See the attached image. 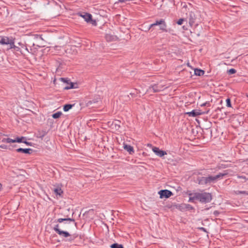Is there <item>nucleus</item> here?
<instances>
[{"mask_svg":"<svg viewBox=\"0 0 248 248\" xmlns=\"http://www.w3.org/2000/svg\"><path fill=\"white\" fill-rule=\"evenodd\" d=\"M57 222L61 224V225L58 224L56 225L53 228V230L61 237H68L70 236V233L66 231H62L61 228L65 230H68L70 228V225L71 223H73L76 226L77 223L75 222V219L71 218H58L56 221Z\"/></svg>","mask_w":248,"mask_h":248,"instance_id":"nucleus-1","label":"nucleus"},{"mask_svg":"<svg viewBox=\"0 0 248 248\" xmlns=\"http://www.w3.org/2000/svg\"><path fill=\"white\" fill-rule=\"evenodd\" d=\"M189 199L188 202H194L195 200H198L202 203H208L212 200V195L208 192H194L189 193Z\"/></svg>","mask_w":248,"mask_h":248,"instance_id":"nucleus-2","label":"nucleus"},{"mask_svg":"<svg viewBox=\"0 0 248 248\" xmlns=\"http://www.w3.org/2000/svg\"><path fill=\"white\" fill-rule=\"evenodd\" d=\"M227 173H219L216 175H209L207 177L208 184L210 185L213 183H216L218 180L223 179V177L226 176Z\"/></svg>","mask_w":248,"mask_h":248,"instance_id":"nucleus-3","label":"nucleus"},{"mask_svg":"<svg viewBox=\"0 0 248 248\" xmlns=\"http://www.w3.org/2000/svg\"><path fill=\"white\" fill-rule=\"evenodd\" d=\"M159 26V28L161 30L164 31H167L166 28L167 25L163 19H161L160 20H157L155 23L151 24L149 27L148 29V31L150 30L152 28L155 26Z\"/></svg>","mask_w":248,"mask_h":248,"instance_id":"nucleus-4","label":"nucleus"},{"mask_svg":"<svg viewBox=\"0 0 248 248\" xmlns=\"http://www.w3.org/2000/svg\"><path fill=\"white\" fill-rule=\"evenodd\" d=\"M164 89V86L160 85V84H155L152 87H150L148 90H147V92L148 93H155V92H158L161 91L163 90Z\"/></svg>","mask_w":248,"mask_h":248,"instance_id":"nucleus-5","label":"nucleus"},{"mask_svg":"<svg viewBox=\"0 0 248 248\" xmlns=\"http://www.w3.org/2000/svg\"><path fill=\"white\" fill-rule=\"evenodd\" d=\"M158 194L159 195L160 198L161 199H163L164 198H169L173 195L172 193L170 191L167 189L160 190L158 192Z\"/></svg>","mask_w":248,"mask_h":248,"instance_id":"nucleus-6","label":"nucleus"},{"mask_svg":"<svg viewBox=\"0 0 248 248\" xmlns=\"http://www.w3.org/2000/svg\"><path fill=\"white\" fill-rule=\"evenodd\" d=\"M61 80L64 83H65L67 84V85L64 87V89L68 90L70 89H75V88H77V87L76 86V84H75L74 83L70 82L68 79H67L66 78H61Z\"/></svg>","mask_w":248,"mask_h":248,"instance_id":"nucleus-7","label":"nucleus"},{"mask_svg":"<svg viewBox=\"0 0 248 248\" xmlns=\"http://www.w3.org/2000/svg\"><path fill=\"white\" fill-rule=\"evenodd\" d=\"M152 151L156 155L159 157H162L167 154L166 151L160 150L159 148L156 147H153Z\"/></svg>","mask_w":248,"mask_h":248,"instance_id":"nucleus-8","label":"nucleus"},{"mask_svg":"<svg viewBox=\"0 0 248 248\" xmlns=\"http://www.w3.org/2000/svg\"><path fill=\"white\" fill-rule=\"evenodd\" d=\"M203 113L201 110L199 109H194L191 111L186 112V114L190 117H196Z\"/></svg>","mask_w":248,"mask_h":248,"instance_id":"nucleus-9","label":"nucleus"},{"mask_svg":"<svg viewBox=\"0 0 248 248\" xmlns=\"http://www.w3.org/2000/svg\"><path fill=\"white\" fill-rule=\"evenodd\" d=\"M16 151L18 153H23L26 154H31L32 153V150L30 148L23 149V148H18L16 150Z\"/></svg>","mask_w":248,"mask_h":248,"instance_id":"nucleus-10","label":"nucleus"},{"mask_svg":"<svg viewBox=\"0 0 248 248\" xmlns=\"http://www.w3.org/2000/svg\"><path fill=\"white\" fill-rule=\"evenodd\" d=\"M198 183L199 185H208L207 177H201L197 179Z\"/></svg>","mask_w":248,"mask_h":248,"instance_id":"nucleus-11","label":"nucleus"},{"mask_svg":"<svg viewBox=\"0 0 248 248\" xmlns=\"http://www.w3.org/2000/svg\"><path fill=\"white\" fill-rule=\"evenodd\" d=\"M121 122L118 120H115L113 122L111 126L112 128L115 129L116 130H119L120 128Z\"/></svg>","mask_w":248,"mask_h":248,"instance_id":"nucleus-12","label":"nucleus"},{"mask_svg":"<svg viewBox=\"0 0 248 248\" xmlns=\"http://www.w3.org/2000/svg\"><path fill=\"white\" fill-rule=\"evenodd\" d=\"M106 39L108 42H111L115 41L117 40V38L116 36L113 35L111 34H107L106 35Z\"/></svg>","mask_w":248,"mask_h":248,"instance_id":"nucleus-13","label":"nucleus"},{"mask_svg":"<svg viewBox=\"0 0 248 248\" xmlns=\"http://www.w3.org/2000/svg\"><path fill=\"white\" fill-rule=\"evenodd\" d=\"M11 39L7 37H3L0 38V44L3 45H8L10 43Z\"/></svg>","mask_w":248,"mask_h":248,"instance_id":"nucleus-14","label":"nucleus"},{"mask_svg":"<svg viewBox=\"0 0 248 248\" xmlns=\"http://www.w3.org/2000/svg\"><path fill=\"white\" fill-rule=\"evenodd\" d=\"M124 148L125 150L128 152L130 154H132L134 152L133 147L130 145L124 144Z\"/></svg>","mask_w":248,"mask_h":248,"instance_id":"nucleus-15","label":"nucleus"},{"mask_svg":"<svg viewBox=\"0 0 248 248\" xmlns=\"http://www.w3.org/2000/svg\"><path fill=\"white\" fill-rule=\"evenodd\" d=\"M81 16L85 19V20L87 22H89L92 18V15L90 14H84L83 15H81Z\"/></svg>","mask_w":248,"mask_h":248,"instance_id":"nucleus-16","label":"nucleus"},{"mask_svg":"<svg viewBox=\"0 0 248 248\" xmlns=\"http://www.w3.org/2000/svg\"><path fill=\"white\" fill-rule=\"evenodd\" d=\"M194 73L197 76H202L204 74V71L203 70L196 69L194 70Z\"/></svg>","mask_w":248,"mask_h":248,"instance_id":"nucleus-17","label":"nucleus"},{"mask_svg":"<svg viewBox=\"0 0 248 248\" xmlns=\"http://www.w3.org/2000/svg\"><path fill=\"white\" fill-rule=\"evenodd\" d=\"M1 142L6 143H15V140L10 138H4L2 140Z\"/></svg>","mask_w":248,"mask_h":248,"instance_id":"nucleus-18","label":"nucleus"},{"mask_svg":"<svg viewBox=\"0 0 248 248\" xmlns=\"http://www.w3.org/2000/svg\"><path fill=\"white\" fill-rule=\"evenodd\" d=\"M73 106H74V105H71V104L65 105L63 106V110L64 111H67L69 109H70Z\"/></svg>","mask_w":248,"mask_h":248,"instance_id":"nucleus-19","label":"nucleus"},{"mask_svg":"<svg viewBox=\"0 0 248 248\" xmlns=\"http://www.w3.org/2000/svg\"><path fill=\"white\" fill-rule=\"evenodd\" d=\"M25 137H17L16 139H14V140H15V142H24V140L25 139Z\"/></svg>","mask_w":248,"mask_h":248,"instance_id":"nucleus-20","label":"nucleus"},{"mask_svg":"<svg viewBox=\"0 0 248 248\" xmlns=\"http://www.w3.org/2000/svg\"><path fill=\"white\" fill-rule=\"evenodd\" d=\"M9 45H10V48H14L16 49V50H18L19 48L15 45L14 42L12 39L11 40L9 44Z\"/></svg>","mask_w":248,"mask_h":248,"instance_id":"nucleus-21","label":"nucleus"},{"mask_svg":"<svg viewBox=\"0 0 248 248\" xmlns=\"http://www.w3.org/2000/svg\"><path fill=\"white\" fill-rule=\"evenodd\" d=\"M54 191L56 195H61L63 191L61 188H56L54 189Z\"/></svg>","mask_w":248,"mask_h":248,"instance_id":"nucleus-22","label":"nucleus"},{"mask_svg":"<svg viewBox=\"0 0 248 248\" xmlns=\"http://www.w3.org/2000/svg\"><path fill=\"white\" fill-rule=\"evenodd\" d=\"M62 112L58 111L56 113L53 114L52 116L54 119H57L59 118L62 115Z\"/></svg>","mask_w":248,"mask_h":248,"instance_id":"nucleus-23","label":"nucleus"},{"mask_svg":"<svg viewBox=\"0 0 248 248\" xmlns=\"http://www.w3.org/2000/svg\"><path fill=\"white\" fill-rule=\"evenodd\" d=\"M111 248H124L123 245L117 243L113 244L110 246Z\"/></svg>","mask_w":248,"mask_h":248,"instance_id":"nucleus-24","label":"nucleus"},{"mask_svg":"<svg viewBox=\"0 0 248 248\" xmlns=\"http://www.w3.org/2000/svg\"><path fill=\"white\" fill-rule=\"evenodd\" d=\"M236 70L234 69H230L229 70H228V74L230 75L236 73Z\"/></svg>","mask_w":248,"mask_h":248,"instance_id":"nucleus-25","label":"nucleus"},{"mask_svg":"<svg viewBox=\"0 0 248 248\" xmlns=\"http://www.w3.org/2000/svg\"><path fill=\"white\" fill-rule=\"evenodd\" d=\"M226 104L228 107H231V99L230 98H227L226 99Z\"/></svg>","mask_w":248,"mask_h":248,"instance_id":"nucleus-26","label":"nucleus"},{"mask_svg":"<svg viewBox=\"0 0 248 248\" xmlns=\"http://www.w3.org/2000/svg\"><path fill=\"white\" fill-rule=\"evenodd\" d=\"M190 17H191L189 19V24L192 26L193 24L194 23V21L193 18L192 17L191 15H190Z\"/></svg>","mask_w":248,"mask_h":248,"instance_id":"nucleus-27","label":"nucleus"},{"mask_svg":"<svg viewBox=\"0 0 248 248\" xmlns=\"http://www.w3.org/2000/svg\"><path fill=\"white\" fill-rule=\"evenodd\" d=\"M184 19L183 18H181V19H179L178 20V21H177V23L178 24V25H182L183 23V21H184Z\"/></svg>","mask_w":248,"mask_h":248,"instance_id":"nucleus-28","label":"nucleus"},{"mask_svg":"<svg viewBox=\"0 0 248 248\" xmlns=\"http://www.w3.org/2000/svg\"><path fill=\"white\" fill-rule=\"evenodd\" d=\"M210 105V103L209 102H206L205 103H204L202 104L201 105V107H203V106H209Z\"/></svg>","mask_w":248,"mask_h":248,"instance_id":"nucleus-29","label":"nucleus"},{"mask_svg":"<svg viewBox=\"0 0 248 248\" xmlns=\"http://www.w3.org/2000/svg\"><path fill=\"white\" fill-rule=\"evenodd\" d=\"M0 148L2 149H8V146L6 145H0Z\"/></svg>","mask_w":248,"mask_h":248,"instance_id":"nucleus-30","label":"nucleus"},{"mask_svg":"<svg viewBox=\"0 0 248 248\" xmlns=\"http://www.w3.org/2000/svg\"><path fill=\"white\" fill-rule=\"evenodd\" d=\"M23 143H25L26 145H31V143L27 142V141H26L25 140H24V142H23Z\"/></svg>","mask_w":248,"mask_h":248,"instance_id":"nucleus-31","label":"nucleus"},{"mask_svg":"<svg viewBox=\"0 0 248 248\" xmlns=\"http://www.w3.org/2000/svg\"><path fill=\"white\" fill-rule=\"evenodd\" d=\"M240 193H243H243H246V192H245V191H241V192H240Z\"/></svg>","mask_w":248,"mask_h":248,"instance_id":"nucleus-32","label":"nucleus"},{"mask_svg":"<svg viewBox=\"0 0 248 248\" xmlns=\"http://www.w3.org/2000/svg\"><path fill=\"white\" fill-rule=\"evenodd\" d=\"M1 187H2V185L0 183V189H1Z\"/></svg>","mask_w":248,"mask_h":248,"instance_id":"nucleus-33","label":"nucleus"},{"mask_svg":"<svg viewBox=\"0 0 248 248\" xmlns=\"http://www.w3.org/2000/svg\"><path fill=\"white\" fill-rule=\"evenodd\" d=\"M201 229H202V231H204L205 230L204 228H202Z\"/></svg>","mask_w":248,"mask_h":248,"instance_id":"nucleus-34","label":"nucleus"},{"mask_svg":"<svg viewBox=\"0 0 248 248\" xmlns=\"http://www.w3.org/2000/svg\"><path fill=\"white\" fill-rule=\"evenodd\" d=\"M26 50L28 51V49L27 48H26Z\"/></svg>","mask_w":248,"mask_h":248,"instance_id":"nucleus-35","label":"nucleus"}]
</instances>
